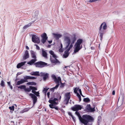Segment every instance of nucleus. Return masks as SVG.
Instances as JSON below:
<instances>
[{
	"mask_svg": "<svg viewBox=\"0 0 125 125\" xmlns=\"http://www.w3.org/2000/svg\"><path fill=\"white\" fill-rule=\"evenodd\" d=\"M47 96L49 98H50V92H48L47 93Z\"/></svg>",
	"mask_w": 125,
	"mask_h": 125,
	"instance_id": "nucleus-43",
	"label": "nucleus"
},
{
	"mask_svg": "<svg viewBox=\"0 0 125 125\" xmlns=\"http://www.w3.org/2000/svg\"><path fill=\"white\" fill-rule=\"evenodd\" d=\"M26 86L24 85H21L18 87V88H20L21 89H23L24 90L25 89Z\"/></svg>",
	"mask_w": 125,
	"mask_h": 125,
	"instance_id": "nucleus-27",
	"label": "nucleus"
},
{
	"mask_svg": "<svg viewBox=\"0 0 125 125\" xmlns=\"http://www.w3.org/2000/svg\"><path fill=\"white\" fill-rule=\"evenodd\" d=\"M61 48H62V43H61Z\"/></svg>",
	"mask_w": 125,
	"mask_h": 125,
	"instance_id": "nucleus-57",
	"label": "nucleus"
},
{
	"mask_svg": "<svg viewBox=\"0 0 125 125\" xmlns=\"http://www.w3.org/2000/svg\"><path fill=\"white\" fill-rule=\"evenodd\" d=\"M55 106H54V108L56 110H58V108L56 106V107H55Z\"/></svg>",
	"mask_w": 125,
	"mask_h": 125,
	"instance_id": "nucleus-49",
	"label": "nucleus"
},
{
	"mask_svg": "<svg viewBox=\"0 0 125 125\" xmlns=\"http://www.w3.org/2000/svg\"><path fill=\"white\" fill-rule=\"evenodd\" d=\"M83 42V40L82 39H79L77 40L75 44V48L74 51V53H76L78 52L82 48V47L80 46V45Z\"/></svg>",
	"mask_w": 125,
	"mask_h": 125,
	"instance_id": "nucleus-5",
	"label": "nucleus"
},
{
	"mask_svg": "<svg viewBox=\"0 0 125 125\" xmlns=\"http://www.w3.org/2000/svg\"><path fill=\"white\" fill-rule=\"evenodd\" d=\"M77 95L79 99V101L80 102L81 100V96L78 93H77Z\"/></svg>",
	"mask_w": 125,
	"mask_h": 125,
	"instance_id": "nucleus-34",
	"label": "nucleus"
},
{
	"mask_svg": "<svg viewBox=\"0 0 125 125\" xmlns=\"http://www.w3.org/2000/svg\"><path fill=\"white\" fill-rule=\"evenodd\" d=\"M83 101L85 102H89L90 101V100L88 98H84Z\"/></svg>",
	"mask_w": 125,
	"mask_h": 125,
	"instance_id": "nucleus-28",
	"label": "nucleus"
},
{
	"mask_svg": "<svg viewBox=\"0 0 125 125\" xmlns=\"http://www.w3.org/2000/svg\"><path fill=\"white\" fill-rule=\"evenodd\" d=\"M36 20H35L34 21H32L31 22H30L27 24L25 25L23 27V29H26L29 26H30L31 24L33 23Z\"/></svg>",
	"mask_w": 125,
	"mask_h": 125,
	"instance_id": "nucleus-20",
	"label": "nucleus"
},
{
	"mask_svg": "<svg viewBox=\"0 0 125 125\" xmlns=\"http://www.w3.org/2000/svg\"><path fill=\"white\" fill-rule=\"evenodd\" d=\"M0 85L1 86L3 87H4V82L3 80L1 81Z\"/></svg>",
	"mask_w": 125,
	"mask_h": 125,
	"instance_id": "nucleus-39",
	"label": "nucleus"
},
{
	"mask_svg": "<svg viewBox=\"0 0 125 125\" xmlns=\"http://www.w3.org/2000/svg\"><path fill=\"white\" fill-rule=\"evenodd\" d=\"M10 88L11 89H12V86L11 85H10Z\"/></svg>",
	"mask_w": 125,
	"mask_h": 125,
	"instance_id": "nucleus-58",
	"label": "nucleus"
},
{
	"mask_svg": "<svg viewBox=\"0 0 125 125\" xmlns=\"http://www.w3.org/2000/svg\"><path fill=\"white\" fill-rule=\"evenodd\" d=\"M70 92L66 93L65 94L64 102L66 105H67L69 101L70 98Z\"/></svg>",
	"mask_w": 125,
	"mask_h": 125,
	"instance_id": "nucleus-7",
	"label": "nucleus"
},
{
	"mask_svg": "<svg viewBox=\"0 0 125 125\" xmlns=\"http://www.w3.org/2000/svg\"><path fill=\"white\" fill-rule=\"evenodd\" d=\"M115 90H113L112 92V94L113 95H115Z\"/></svg>",
	"mask_w": 125,
	"mask_h": 125,
	"instance_id": "nucleus-50",
	"label": "nucleus"
},
{
	"mask_svg": "<svg viewBox=\"0 0 125 125\" xmlns=\"http://www.w3.org/2000/svg\"><path fill=\"white\" fill-rule=\"evenodd\" d=\"M41 40L42 42L43 43H44L46 42V40H47L48 38H42Z\"/></svg>",
	"mask_w": 125,
	"mask_h": 125,
	"instance_id": "nucleus-29",
	"label": "nucleus"
},
{
	"mask_svg": "<svg viewBox=\"0 0 125 125\" xmlns=\"http://www.w3.org/2000/svg\"><path fill=\"white\" fill-rule=\"evenodd\" d=\"M52 77L56 83L57 84L55 87L51 89V90L53 91L54 89H57L59 87V81H61V79L60 77H58L57 78L55 75L54 74L52 75Z\"/></svg>",
	"mask_w": 125,
	"mask_h": 125,
	"instance_id": "nucleus-4",
	"label": "nucleus"
},
{
	"mask_svg": "<svg viewBox=\"0 0 125 125\" xmlns=\"http://www.w3.org/2000/svg\"><path fill=\"white\" fill-rule=\"evenodd\" d=\"M52 57H53L54 59H56L57 58V57L56 55L54 53L52 55Z\"/></svg>",
	"mask_w": 125,
	"mask_h": 125,
	"instance_id": "nucleus-44",
	"label": "nucleus"
},
{
	"mask_svg": "<svg viewBox=\"0 0 125 125\" xmlns=\"http://www.w3.org/2000/svg\"><path fill=\"white\" fill-rule=\"evenodd\" d=\"M31 55L32 58L36 59L37 57L36 55V52L32 50L31 51Z\"/></svg>",
	"mask_w": 125,
	"mask_h": 125,
	"instance_id": "nucleus-17",
	"label": "nucleus"
},
{
	"mask_svg": "<svg viewBox=\"0 0 125 125\" xmlns=\"http://www.w3.org/2000/svg\"><path fill=\"white\" fill-rule=\"evenodd\" d=\"M29 87L31 88V90H37V88L34 87L30 86Z\"/></svg>",
	"mask_w": 125,
	"mask_h": 125,
	"instance_id": "nucleus-31",
	"label": "nucleus"
},
{
	"mask_svg": "<svg viewBox=\"0 0 125 125\" xmlns=\"http://www.w3.org/2000/svg\"><path fill=\"white\" fill-rule=\"evenodd\" d=\"M50 60L53 63H57L59 62V61L56 59H50Z\"/></svg>",
	"mask_w": 125,
	"mask_h": 125,
	"instance_id": "nucleus-24",
	"label": "nucleus"
},
{
	"mask_svg": "<svg viewBox=\"0 0 125 125\" xmlns=\"http://www.w3.org/2000/svg\"><path fill=\"white\" fill-rule=\"evenodd\" d=\"M28 110V109L27 108H25L23 110V111L24 112L27 111Z\"/></svg>",
	"mask_w": 125,
	"mask_h": 125,
	"instance_id": "nucleus-45",
	"label": "nucleus"
},
{
	"mask_svg": "<svg viewBox=\"0 0 125 125\" xmlns=\"http://www.w3.org/2000/svg\"><path fill=\"white\" fill-rule=\"evenodd\" d=\"M47 88V87H46L45 88H44L42 91L43 93L45 94V95L46 94V93L47 91L49 89V88Z\"/></svg>",
	"mask_w": 125,
	"mask_h": 125,
	"instance_id": "nucleus-25",
	"label": "nucleus"
},
{
	"mask_svg": "<svg viewBox=\"0 0 125 125\" xmlns=\"http://www.w3.org/2000/svg\"><path fill=\"white\" fill-rule=\"evenodd\" d=\"M61 83L60 87H64L65 85V83H62L61 82V81H60Z\"/></svg>",
	"mask_w": 125,
	"mask_h": 125,
	"instance_id": "nucleus-38",
	"label": "nucleus"
},
{
	"mask_svg": "<svg viewBox=\"0 0 125 125\" xmlns=\"http://www.w3.org/2000/svg\"><path fill=\"white\" fill-rule=\"evenodd\" d=\"M91 48L92 50H93L94 49V48L92 47H91Z\"/></svg>",
	"mask_w": 125,
	"mask_h": 125,
	"instance_id": "nucleus-56",
	"label": "nucleus"
},
{
	"mask_svg": "<svg viewBox=\"0 0 125 125\" xmlns=\"http://www.w3.org/2000/svg\"><path fill=\"white\" fill-rule=\"evenodd\" d=\"M30 74L32 75L38 76H40V74L39 72H32L30 73Z\"/></svg>",
	"mask_w": 125,
	"mask_h": 125,
	"instance_id": "nucleus-21",
	"label": "nucleus"
},
{
	"mask_svg": "<svg viewBox=\"0 0 125 125\" xmlns=\"http://www.w3.org/2000/svg\"><path fill=\"white\" fill-rule=\"evenodd\" d=\"M36 78L34 77H31L28 76H26L24 77V79H21L20 81H18L17 83L16 84L19 85L22 84L24 82H28V79H33Z\"/></svg>",
	"mask_w": 125,
	"mask_h": 125,
	"instance_id": "nucleus-6",
	"label": "nucleus"
},
{
	"mask_svg": "<svg viewBox=\"0 0 125 125\" xmlns=\"http://www.w3.org/2000/svg\"><path fill=\"white\" fill-rule=\"evenodd\" d=\"M21 74L20 73V74Z\"/></svg>",
	"mask_w": 125,
	"mask_h": 125,
	"instance_id": "nucleus-62",
	"label": "nucleus"
},
{
	"mask_svg": "<svg viewBox=\"0 0 125 125\" xmlns=\"http://www.w3.org/2000/svg\"><path fill=\"white\" fill-rule=\"evenodd\" d=\"M75 114L78 117L80 121L84 125H92L94 119L91 116L85 115H83L82 117L78 111H76Z\"/></svg>",
	"mask_w": 125,
	"mask_h": 125,
	"instance_id": "nucleus-1",
	"label": "nucleus"
},
{
	"mask_svg": "<svg viewBox=\"0 0 125 125\" xmlns=\"http://www.w3.org/2000/svg\"><path fill=\"white\" fill-rule=\"evenodd\" d=\"M26 49H27V50H29V48L27 46H26Z\"/></svg>",
	"mask_w": 125,
	"mask_h": 125,
	"instance_id": "nucleus-55",
	"label": "nucleus"
},
{
	"mask_svg": "<svg viewBox=\"0 0 125 125\" xmlns=\"http://www.w3.org/2000/svg\"><path fill=\"white\" fill-rule=\"evenodd\" d=\"M57 98H58L59 99H61V96L60 95H58Z\"/></svg>",
	"mask_w": 125,
	"mask_h": 125,
	"instance_id": "nucleus-47",
	"label": "nucleus"
},
{
	"mask_svg": "<svg viewBox=\"0 0 125 125\" xmlns=\"http://www.w3.org/2000/svg\"><path fill=\"white\" fill-rule=\"evenodd\" d=\"M100 46V44H99V48Z\"/></svg>",
	"mask_w": 125,
	"mask_h": 125,
	"instance_id": "nucleus-61",
	"label": "nucleus"
},
{
	"mask_svg": "<svg viewBox=\"0 0 125 125\" xmlns=\"http://www.w3.org/2000/svg\"><path fill=\"white\" fill-rule=\"evenodd\" d=\"M58 100L57 98H55L54 96L51 97L49 100V102L51 104H54L55 105H57L58 103Z\"/></svg>",
	"mask_w": 125,
	"mask_h": 125,
	"instance_id": "nucleus-8",
	"label": "nucleus"
},
{
	"mask_svg": "<svg viewBox=\"0 0 125 125\" xmlns=\"http://www.w3.org/2000/svg\"><path fill=\"white\" fill-rule=\"evenodd\" d=\"M82 107L81 105H75L72 107L71 109L74 111H78L79 110L81 109Z\"/></svg>",
	"mask_w": 125,
	"mask_h": 125,
	"instance_id": "nucleus-12",
	"label": "nucleus"
},
{
	"mask_svg": "<svg viewBox=\"0 0 125 125\" xmlns=\"http://www.w3.org/2000/svg\"><path fill=\"white\" fill-rule=\"evenodd\" d=\"M48 42L50 43L51 44V43L52 42V41H48Z\"/></svg>",
	"mask_w": 125,
	"mask_h": 125,
	"instance_id": "nucleus-53",
	"label": "nucleus"
},
{
	"mask_svg": "<svg viewBox=\"0 0 125 125\" xmlns=\"http://www.w3.org/2000/svg\"><path fill=\"white\" fill-rule=\"evenodd\" d=\"M42 38H47L48 37L47 36V35L46 33H44L41 36Z\"/></svg>",
	"mask_w": 125,
	"mask_h": 125,
	"instance_id": "nucleus-30",
	"label": "nucleus"
},
{
	"mask_svg": "<svg viewBox=\"0 0 125 125\" xmlns=\"http://www.w3.org/2000/svg\"><path fill=\"white\" fill-rule=\"evenodd\" d=\"M27 84L30 85H36V83L34 82H30L27 83Z\"/></svg>",
	"mask_w": 125,
	"mask_h": 125,
	"instance_id": "nucleus-26",
	"label": "nucleus"
},
{
	"mask_svg": "<svg viewBox=\"0 0 125 125\" xmlns=\"http://www.w3.org/2000/svg\"><path fill=\"white\" fill-rule=\"evenodd\" d=\"M64 40L65 43L67 44L65 47L66 49H67L69 47L71 42V40L69 37L68 36H66L64 37Z\"/></svg>",
	"mask_w": 125,
	"mask_h": 125,
	"instance_id": "nucleus-9",
	"label": "nucleus"
},
{
	"mask_svg": "<svg viewBox=\"0 0 125 125\" xmlns=\"http://www.w3.org/2000/svg\"><path fill=\"white\" fill-rule=\"evenodd\" d=\"M79 89V88H77V87H76L74 88V92L76 94H77V93H78L77 92V91Z\"/></svg>",
	"mask_w": 125,
	"mask_h": 125,
	"instance_id": "nucleus-35",
	"label": "nucleus"
},
{
	"mask_svg": "<svg viewBox=\"0 0 125 125\" xmlns=\"http://www.w3.org/2000/svg\"><path fill=\"white\" fill-rule=\"evenodd\" d=\"M36 90H32V93H34V94H35V93L36 92V91H35Z\"/></svg>",
	"mask_w": 125,
	"mask_h": 125,
	"instance_id": "nucleus-51",
	"label": "nucleus"
},
{
	"mask_svg": "<svg viewBox=\"0 0 125 125\" xmlns=\"http://www.w3.org/2000/svg\"><path fill=\"white\" fill-rule=\"evenodd\" d=\"M76 36L74 35L71 39V43L70 45L68 48L64 52V53L63 55V56L64 58H66L69 56V51H70V49L73 47V44L76 41Z\"/></svg>",
	"mask_w": 125,
	"mask_h": 125,
	"instance_id": "nucleus-2",
	"label": "nucleus"
},
{
	"mask_svg": "<svg viewBox=\"0 0 125 125\" xmlns=\"http://www.w3.org/2000/svg\"><path fill=\"white\" fill-rule=\"evenodd\" d=\"M81 95L83 97H84L85 96H84L82 94H81Z\"/></svg>",
	"mask_w": 125,
	"mask_h": 125,
	"instance_id": "nucleus-59",
	"label": "nucleus"
},
{
	"mask_svg": "<svg viewBox=\"0 0 125 125\" xmlns=\"http://www.w3.org/2000/svg\"><path fill=\"white\" fill-rule=\"evenodd\" d=\"M40 75L41 76L43 77V79L44 81L49 77V74L47 73H45L41 72L40 73Z\"/></svg>",
	"mask_w": 125,
	"mask_h": 125,
	"instance_id": "nucleus-13",
	"label": "nucleus"
},
{
	"mask_svg": "<svg viewBox=\"0 0 125 125\" xmlns=\"http://www.w3.org/2000/svg\"><path fill=\"white\" fill-rule=\"evenodd\" d=\"M42 56L45 58H47V54L46 52L43 50H42Z\"/></svg>",
	"mask_w": 125,
	"mask_h": 125,
	"instance_id": "nucleus-23",
	"label": "nucleus"
},
{
	"mask_svg": "<svg viewBox=\"0 0 125 125\" xmlns=\"http://www.w3.org/2000/svg\"><path fill=\"white\" fill-rule=\"evenodd\" d=\"M32 40L33 42L35 43H39L40 42L39 38L35 35H32Z\"/></svg>",
	"mask_w": 125,
	"mask_h": 125,
	"instance_id": "nucleus-11",
	"label": "nucleus"
},
{
	"mask_svg": "<svg viewBox=\"0 0 125 125\" xmlns=\"http://www.w3.org/2000/svg\"><path fill=\"white\" fill-rule=\"evenodd\" d=\"M26 62H21L18 64L17 65V67L18 68H20L21 67L24 65L26 63Z\"/></svg>",
	"mask_w": 125,
	"mask_h": 125,
	"instance_id": "nucleus-18",
	"label": "nucleus"
},
{
	"mask_svg": "<svg viewBox=\"0 0 125 125\" xmlns=\"http://www.w3.org/2000/svg\"><path fill=\"white\" fill-rule=\"evenodd\" d=\"M88 108H87V109L89 110L91 112H93L95 111V109L94 108H92L91 107L90 105V104L89 105H88Z\"/></svg>",
	"mask_w": 125,
	"mask_h": 125,
	"instance_id": "nucleus-22",
	"label": "nucleus"
},
{
	"mask_svg": "<svg viewBox=\"0 0 125 125\" xmlns=\"http://www.w3.org/2000/svg\"><path fill=\"white\" fill-rule=\"evenodd\" d=\"M54 104H50L49 105V106L51 108H54Z\"/></svg>",
	"mask_w": 125,
	"mask_h": 125,
	"instance_id": "nucleus-36",
	"label": "nucleus"
},
{
	"mask_svg": "<svg viewBox=\"0 0 125 125\" xmlns=\"http://www.w3.org/2000/svg\"><path fill=\"white\" fill-rule=\"evenodd\" d=\"M68 114L73 119V120L74 121V117H73V115L72 114V113L71 112H69L68 113Z\"/></svg>",
	"mask_w": 125,
	"mask_h": 125,
	"instance_id": "nucleus-32",
	"label": "nucleus"
},
{
	"mask_svg": "<svg viewBox=\"0 0 125 125\" xmlns=\"http://www.w3.org/2000/svg\"><path fill=\"white\" fill-rule=\"evenodd\" d=\"M29 95L32 99L33 100V105H34L37 101V97L35 95L31 93Z\"/></svg>",
	"mask_w": 125,
	"mask_h": 125,
	"instance_id": "nucleus-14",
	"label": "nucleus"
},
{
	"mask_svg": "<svg viewBox=\"0 0 125 125\" xmlns=\"http://www.w3.org/2000/svg\"><path fill=\"white\" fill-rule=\"evenodd\" d=\"M59 51L60 52H62L63 50L62 48H60L59 49Z\"/></svg>",
	"mask_w": 125,
	"mask_h": 125,
	"instance_id": "nucleus-48",
	"label": "nucleus"
},
{
	"mask_svg": "<svg viewBox=\"0 0 125 125\" xmlns=\"http://www.w3.org/2000/svg\"><path fill=\"white\" fill-rule=\"evenodd\" d=\"M9 108L11 110L13 111L14 109V107L13 106H12L11 107L10 106L9 107Z\"/></svg>",
	"mask_w": 125,
	"mask_h": 125,
	"instance_id": "nucleus-37",
	"label": "nucleus"
},
{
	"mask_svg": "<svg viewBox=\"0 0 125 125\" xmlns=\"http://www.w3.org/2000/svg\"><path fill=\"white\" fill-rule=\"evenodd\" d=\"M7 83H8V84L10 86V85H11L10 84V82H8Z\"/></svg>",
	"mask_w": 125,
	"mask_h": 125,
	"instance_id": "nucleus-52",
	"label": "nucleus"
},
{
	"mask_svg": "<svg viewBox=\"0 0 125 125\" xmlns=\"http://www.w3.org/2000/svg\"><path fill=\"white\" fill-rule=\"evenodd\" d=\"M24 91L25 92H30L31 91V88L30 87L29 88H26V87L24 90Z\"/></svg>",
	"mask_w": 125,
	"mask_h": 125,
	"instance_id": "nucleus-33",
	"label": "nucleus"
},
{
	"mask_svg": "<svg viewBox=\"0 0 125 125\" xmlns=\"http://www.w3.org/2000/svg\"><path fill=\"white\" fill-rule=\"evenodd\" d=\"M34 64L36 67H42L47 65V63L43 62L40 61L36 62Z\"/></svg>",
	"mask_w": 125,
	"mask_h": 125,
	"instance_id": "nucleus-10",
	"label": "nucleus"
},
{
	"mask_svg": "<svg viewBox=\"0 0 125 125\" xmlns=\"http://www.w3.org/2000/svg\"><path fill=\"white\" fill-rule=\"evenodd\" d=\"M34 94L37 96H39V93L38 92H36Z\"/></svg>",
	"mask_w": 125,
	"mask_h": 125,
	"instance_id": "nucleus-40",
	"label": "nucleus"
},
{
	"mask_svg": "<svg viewBox=\"0 0 125 125\" xmlns=\"http://www.w3.org/2000/svg\"><path fill=\"white\" fill-rule=\"evenodd\" d=\"M37 61V59H31L30 61L27 62V64L30 65H32L35 62Z\"/></svg>",
	"mask_w": 125,
	"mask_h": 125,
	"instance_id": "nucleus-19",
	"label": "nucleus"
},
{
	"mask_svg": "<svg viewBox=\"0 0 125 125\" xmlns=\"http://www.w3.org/2000/svg\"><path fill=\"white\" fill-rule=\"evenodd\" d=\"M78 90L79 91L80 95L82 94V91H81V89H79Z\"/></svg>",
	"mask_w": 125,
	"mask_h": 125,
	"instance_id": "nucleus-46",
	"label": "nucleus"
},
{
	"mask_svg": "<svg viewBox=\"0 0 125 125\" xmlns=\"http://www.w3.org/2000/svg\"><path fill=\"white\" fill-rule=\"evenodd\" d=\"M35 46L36 47V49H37L39 50L40 49V47L37 44H35Z\"/></svg>",
	"mask_w": 125,
	"mask_h": 125,
	"instance_id": "nucleus-42",
	"label": "nucleus"
},
{
	"mask_svg": "<svg viewBox=\"0 0 125 125\" xmlns=\"http://www.w3.org/2000/svg\"><path fill=\"white\" fill-rule=\"evenodd\" d=\"M49 52L52 55L54 53L53 51L52 50L50 51Z\"/></svg>",
	"mask_w": 125,
	"mask_h": 125,
	"instance_id": "nucleus-41",
	"label": "nucleus"
},
{
	"mask_svg": "<svg viewBox=\"0 0 125 125\" xmlns=\"http://www.w3.org/2000/svg\"><path fill=\"white\" fill-rule=\"evenodd\" d=\"M104 30H106L107 28V26L106 23L104 22L102 23L100 26L99 28V33L100 34V39L102 40L103 38V34L104 33V30H102V28Z\"/></svg>",
	"mask_w": 125,
	"mask_h": 125,
	"instance_id": "nucleus-3",
	"label": "nucleus"
},
{
	"mask_svg": "<svg viewBox=\"0 0 125 125\" xmlns=\"http://www.w3.org/2000/svg\"><path fill=\"white\" fill-rule=\"evenodd\" d=\"M66 67H67V66H65L64 67L65 68H66Z\"/></svg>",
	"mask_w": 125,
	"mask_h": 125,
	"instance_id": "nucleus-60",
	"label": "nucleus"
},
{
	"mask_svg": "<svg viewBox=\"0 0 125 125\" xmlns=\"http://www.w3.org/2000/svg\"><path fill=\"white\" fill-rule=\"evenodd\" d=\"M29 57V51L28 50H26L25 52V54L23 57L24 60H26Z\"/></svg>",
	"mask_w": 125,
	"mask_h": 125,
	"instance_id": "nucleus-15",
	"label": "nucleus"
},
{
	"mask_svg": "<svg viewBox=\"0 0 125 125\" xmlns=\"http://www.w3.org/2000/svg\"><path fill=\"white\" fill-rule=\"evenodd\" d=\"M99 118H101V117L100 116H99L98 117V121H100V119H99Z\"/></svg>",
	"mask_w": 125,
	"mask_h": 125,
	"instance_id": "nucleus-54",
	"label": "nucleus"
},
{
	"mask_svg": "<svg viewBox=\"0 0 125 125\" xmlns=\"http://www.w3.org/2000/svg\"><path fill=\"white\" fill-rule=\"evenodd\" d=\"M52 35L53 36L54 38L57 40H58L62 36V35L60 34H57L54 33H52Z\"/></svg>",
	"mask_w": 125,
	"mask_h": 125,
	"instance_id": "nucleus-16",
	"label": "nucleus"
}]
</instances>
